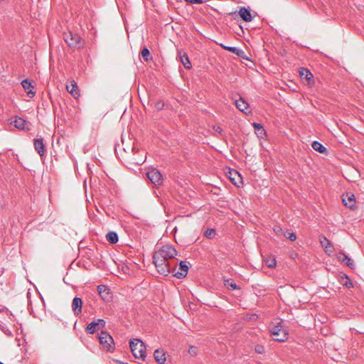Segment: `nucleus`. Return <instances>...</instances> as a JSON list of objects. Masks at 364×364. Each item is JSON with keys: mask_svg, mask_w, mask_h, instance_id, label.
<instances>
[{"mask_svg": "<svg viewBox=\"0 0 364 364\" xmlns=\"http://www.w3.org/2000/svg\"><path fill=\"white\" fill-rule=\"evenodd\" d=\"M177 255L176 249L169 245H164L156 250L153 255V262L157 272L164 276H167L171 272V259Z\"/></svg>", "mask_w": 364, "mask_h": 364, "instance_id": "nucleus-1", "label": "nucleus"}, {"mask_svg": "<svg viewBox=\"0 0 364 364\" xmlns=\"http://www.w3.org/2000/svg\"><path fill=\"white\" fill-rule=\"evenodd\" d=\"M146 154L143 150L133 146L132 151L127 156V161L129 164L139 166L146 161Z\"/></svg>", "mask_w": 364, "mask_h": 364, "instance_id": "nucleus-2", "label": "nucleus"}, {"mask_svg": "<svg viewBox=\"0 0 364 364\" xmlns=\"http://www.w3.org/2000/svg\"><path fill=\"white\" fill-rule=\"evenodd\" d=\"M129 346L133 355L136 358H141L143 360L146 358V346L140 339H132L129 342Z\"/></svg>", "mask_w": 364, "mask_h": 364, "instance_id": "nucleus-3", "label": "nucleus"}, {"mask_svg": "<svg viewBox=\"0 0 364 364\" xmlns=\"http://www.w3.org/2000/svg\"><path fill=\"white\" fill-rule=\"evenodd\" d=\"M270 333L274 341L284 342L288 338V333L284 328L282 322L279 321L274 324L270 329Z\"/></svg>", "mask_w": 364, "mask_h": 364, "instance_id": "nucleus-4", "label": "nucleus"}, {"mask_svg": "<svg viewBox=\"0 0 364 364\" xmlns=\"http://www.w3.org/2000/svg\"><path fill=\"white\" fill-rule=\"evenodd\" d=\"M63 38L70 48H80L84 45L81 37L77 33L71 31L64 33Z\"/></svg>", "mask_w": 364, "mask_h": 364, "instance_id": "nucleus-5", "label": "nucleus"}, {"mask_svg": "<svg viewBox=\"0 0 364 364\" xmlns=\"http://www.w3.org/2000/svg\"><path fill=\"white\" fill-rule=\"evenodd\" d=\"M99 341L104 350L109 352L114 350V339L107 332L101 331L99 336Z\"/></svg>", "mask_w": 364, "mask_h": 364, "instance_id": "nucleus-6", "label": "nucleus"}, {"mask_svg": "<svg viewBox=\"0 0 364 364\" xmlns=\"http://www.w3.org/2000/svg\"><path fill=\"white\" fill-rule=\"evenodd\" d=\"M147 178L155 186L161 185L163 183V177L161 173L156 168H151L146 173Z\"/></svg>", "mask_w": 364, "mask_h": 364, "instance_id": "nucleus-7", "label": "nucleus"}, {"mask_svg": "<svg viewBox=\"0 0 364 364\" xmlns=\"http://www.w3.org/2000/svg\"><path fill=\"white\" fill-rule=\"evenodd\" d=\"M178 269L179 270L176 271V265H174L173 267H171V272L173 273L174 277L178 279L186 277L188 271V266L186 262L181 261Z\"/></svg>", "mask_w": 364, "mask_h": 364, "instance_id": "nucleus-8", "label": "nucleus"}, {"mask_svg": "<svg viewBox=\"0 0 364 364\" xmlns=\"http://www.w3.org/2000/svg\"><path fill=\"white\" fill-rule=\"evenodd\" d=\"M72 311H73V314L75 316H78L82 313V300L81 298L75 296L73 299L72 304Z\"/></svg>", "mask_w": 364, "mask_h": 364, "instance_id": "nucleus-9", "label": "nucleus"}, {"mask_svg": "<svg viewBox=\"0 0 364 364\" xmlns=\"http://www.w3.org/2000/svg\"><path fill=\"white\" fill-rule=\"evenodd\" d=\"M68 92L75 98H77L80 94L76 82L73 80L68 82L66 85Z\"/></svg>", "mask_w": 364, "mask_h": 364, "instance_id": "nucleus-10", "label": "nucleus"}, {"mask_svg": "<svg viewBox=\"0 0 364 364\" xmlns=\"http://www.w3.org/2000/svg\"><path fill=\"white\" fill-rule=\"evenodd\" d=\"M34 148L35 150L37 151V153L41 156H43L46 153V146L43 142V138H37L34 139L33 141Z\"/></svg>", "mask_w": 364, "mask_h": 364, "instance_id": "nucleus-11", "label": "nucleus"}, {"mask_svg": "<svg viewBox=\"0 0 364 364\" xmlns=\"http://www.w3.org/2000/svg\"><path fill=\"white\" fill-rule=\"evenodd\" d=\"M28 122L18 117H15L14 119L11 122V124H13L15 127L21 130L28 129Z\"/></svg>", "mask_w": 364, "mask_h": 364, "instance_id": "nucleus-12", "label": "nucleus"}, {"mask_svg": "<svg viewBox=\"0 0 364 364\" xmlns=\"http://www.w3.org/2000/svg\"><path fill=\"white\" fill-rule=\"evenodd\" d=\"M235 105L240 111L245 114L251 112L249 104L242 97H240L239 100H235Z\"/></svg>", "mask_w": 364, "mask_h": 364, "instance_id": "nucleus-13", "label": "nucleus"}, {"mask_svg": "<svg viewBox=\"0 0 364 364\" xmlns=\"http://www.w3.org/2000/svg\"><path fill=\"white\" fill-rule=\"evenodd\" d=\"M229 178L232 183L237 186V187H240V184L242 183V177L240 174L235 170L232 169L229 171Z\"/></svg>", "mask_w": 364, "mask_h": 364, "instance_id": "nucleus-14", "label": "nucleus"}, {"mask_svg": "<svg viewBox=\"0 0 364 364\" xmlns=\"http://www.w3.org/2000/svg\"><path fill=\"white\" fill-rule=\"evenodd\" d=\"M342 201L345 206L352 209L355 203V196L352 193H347L346 195H343Z\"/></svg>", "mask_w": 364, "mask_h": 364, "instance_id": "nucleus-15", "label": "nucleus"}, {"mask_svg": "<svg viewBox=\"0 0 364 364\" xmlns=\"http://www.w3.org/2000/svg\"><path fill=\"white\" fill-rule=\"evenodd\" d=\"M321 246L324 248L326 252L331 255L333 252V246L331 242L324 236L320 237Z\"/></svg>", "mask_w": 364, "mask_h": 364, "instance_id": "nucleus-16", "label": "nucleus"}, {"mask_svg": "<svg viewBox=\"0 0 364 364\" xmlns=\"http://www.w3.org/2000/svg\"><path fill=\"white\" fill-rule=\"evenodd\" d=\"M238 14L246 22H250L252 20L250 11L245 7H241Z\"/></svg>", "mask_w": 364, "mask_h": 364, "instance_id": "nucleus-17", "label": "nucleus"}, {"mask_svg": "<svg viewBox=\"0 0 364 364\" xmlns=\"http://www.w3.org/2000/svg\"><path fill=\"white\" fill-rule=\"evenodd\" d=\"M338 258L340 261H341L343 263H344L346 265H347L350 269L355 268L354 262L346 254L340 253Z\"/></svg>", "mask_w": 364, "mask_h": 364, "instance_id": "nucleus-18", "label": "nucleus"}, {"mask_svg": "<svg viewBox=\"0 0 364 364\" xmlns=\"http://www.w3.org/2000/svg\"><path fill=\"white\" fill-rule=\"evenodd\" d=\"M21 85L29 97H32L35 95V92L32 90V88H33V87L31 85V82L28 79L23 80L21 82Z\"/></svg>", "mask_w": 364, "mask_h": 364, "instance_id": "nucleus-19", "label": "nucleus"}, {"mask_svg": "<svg viewBox=\"0 0 364 364\" xmlns=\"http://www.w3.org/2000/svg\"><path fill=\"white\" fill-rule=\"evenodd\" d=\"M154 359L157 363H159V364L165 363V362L166 360V355H165V353L164 352V350H160L157 349L154 351Z\"/></svg>", "mask_w": 364, "mask_h": 364, "instance_id": "nucleus-20", "label": "nucleus"}, {"mask_svg": "<svg viewBox=\"0 0 364 364\" xmlns=\"http://www.w3.org/2000/svg\"><path fill=\"white\" fill-rule=\"evenodd\" d=\"M179 56H180V59H181V63L183 64V65L186 68V69H191V63L189 60V58L188 56V55L186 53H181V51L179 52Z\"/></svg>", "mask_w": 364, "mask_h": 364, "instance_id": "nucleus-21", "label": "nucleus"}, {"mask_svg": "<svg viewBox=\"0 0 364 364\" xmlns=\"http://www.w3.org/2000/svg\"><path fill=\"white\" fill-rule=\"evenodd\" d=\"M97 291L103 299H107L109 294V289L105 285H99L97 287Z\"/></svg>", "mask_w": 364, "mask_h": 364, "instance_id": "nucleus-22", "label": "nucleus"}, {"mask_svg": "<svg viewBox=\"0 0 364 364\" xmlns=\"http://www.w3.org/2000/svg\"><path fill=\"white\" fill-rule=\"evenodd\" d=\"M99 330H100V328L97 325V323L95 321H93L91 323H90L85 328L86 332L90 334H93Z\"/></svg>", "mask_w": 364, "mask_h": 364, "instance_id": "nucleus-23", "label": "nucleus"}, {"mask_svg": "<svg viewBox=\"0 0 364 364\" xmlns=\"http://www.w3.org/2000/svg\"><path fill=\"white\" fill-rule=\"evenodd\" d=\"M311 146H312V148L315 151H318V152H319L321 154H324V153L327 152L326 148L324 147L322 144H321L320 142H318L317 141H314L312 143Z\"/></svg>", "mask_w": 364, "mask_h": 364, "instance_id": "nucleus-24", "label": "nucleus"}, {"mask_svg": "<svg viewBox=\"0 0 364 364\" xmlns=\"http://www.w3.org/2000/svg\"><path fill=\"white\" fill-rule=\"evenodd\" d=\"M106 239L110 244H116L118 242V235L115 232H109L106 235Z\"/></svg>", "mask_w": 364, "mask_h": 364, "instance_id": "nucleus-25", "label": "nucleus"}, {"mask_svg": "<svg viewBox=\"0 0 364 364\" xmlns=\"http://www.w3.org/2000/svg\"><path fill=\"white\" fill-rule=\"evenodd\" d=\"M340 282L343 286L346 287L348 289L353 287L352 282L350 281V278L346 274H343V276L341 277Z\"/></svg>", "mask_w": 364, "mask_h": 364, "instance_id": "nucleus-26", "label": "nucleus"}, {"mask_svg": "<svg viewBox=\"0 0 364 364\" xmlns=\"http://www.w3.org/2000/svg\"><path fill=\"white\" fill-rule=\"evenodd\" d=\"M224 284L228 289H230L232 290L240 289V287L236 284V283L232 279H225L224 281Z\"/></svg>", "mask_w": 364, "mask_h": 364, "instance_id": "nucleus-27", "label": "nucleus"}, {"mask_svg": "<svg viewBox=\"0 0 364 364\" xmlns=\"http://www.w3.org/2000/svg\"><path fill=\"white\" fill-rule=\"evenodd\" d=\"M265 264L269 268H274L277 265V261L274 257L269 256L266 258Z\"/></svg>", "mask_w": 364, "mask_h": 364, "instance_id": "nucleus-28", "label": "nucleus"}, {"mask_svg": "<svg viewBox=\"0 0 364 364\" xmlns=\"http://www.w3.org/2000/svg\"><path fill=\"white\" fill-rule=\"evenodd\" d=\"M221 47H223L225 50L232 52V53H235L239 56L240 55V53H242V51L240 49L236 47L226 46L223 44H221Z\"/></svg>", "mask_w": 364, "mask_h": 364, "instance_id": "nucleus-29", "label": "nucleus"}, {"mask_svg": "<svg viewBox=\"0 0 364 364\" xmlns=\"http://www.w3.org/2000/svg\"><path fill=\"white\" fill-rule=\"evenodd\" d=\"M141 55L144 61H148L150 57V51L147 48H144L141 52Z\"/></svg>", "mask_w": 364, "mask_h": 364, "instance_id": "nucleus-30", "label": "nucleus"}, {"mask_svg": "<svg viewBox=\"0 0 364 364\" xmlns=\"http://www.w3.org/2000/svg\"><path fill=\"white\" fill-rule=\"evenodd\" d=\"M300 75L301 77H304L306 80H311L313 77V75L308 70L304 69L302 71H300Z\"/></svg>", "mask_w": 364, "mask_h": 364, "instance_id": "nucleus-31", "label": "nucleus"}, {"mask_svg": "<svg viewBox=\"0 0 364 364\" xmlns=\"http://www.w3.org/2000/svg\"><path fill=\"white\" fill-rule=\"evenodd\" d=\"M204 235L205 237H207L208 239H211V238L214 237L215 230L212 229V228L206 230L205 232H204Z\"/></svg>", "mask_w": 364, "mask_h": 364, "instance_id": "nucleus-32", "label": "nucleus"}, {"mask_svg": "<svg viewBox=\"0 0 364 364\" xmlns=\"http://www.w3.org/2000/svg\"><path fill=\"white\" fill-rule=\"evenodd\" d=\"M253 127H254L255 131L259 134H262L264 132L263 127L260 124L254 123Z\"/></svg>", "mask_w": 364, "mask_h": 364, "instance_id": "nucleus-33", "label": "nucleus"}, {"mask_svg": "<svg viewBox=\"0 0 364 364\" xmlns=\"http://www.w3.org/2000/svg\"><path fill=\"white\" fill-rule=\"evenodd\" d=\"M255 350L258 354H262L264 353V347L262 345H257L255 347Z\"/></svg>", "mask_w": 364, "mask_h": 364, "instance_id": "nucleus-34", "label": "nucleus"}, {"mask_svg": "<svg viewBox=\"0 0 364 364\" xmlns=\"http://www.w3.org/2000/svg\"><path fill=\"white\" fill-rule=\"evenodd\" d=\"M285 237L289 239L291 241H295L296 240V235L294 232H287L285 235Z\"/></svg>", "mask_w": 364, "mask_h": 364, "instance_id": "nucleus-35", "label": "nucleus"}, {"mask_svg": "<svg viewBox=\"0 0 364 364\" xmlns=\"http://www.w3.org/2000/svg\"><path fill=\"white\" fill-rule=\"evenodd\" d=\"M95 321L97 323V325L100 328V329H101L105 326L106 322L104 319L99 318V319L96 320Z\"/></svg>", "mask_w": 364, "mask_h": 364, "instance_id": "nucleus-36", "label": "nucleus"}, {"mask_svg": "<svg viewBox=\"0 0 364 364\" xmlns=\"http://www.w3.org/2000/svg\"><path fill=\"white\" fill-rule=\"evenodd\" d=\"M164 104L162 101H157L156 102H155L154 107L156 109L161 110L164 108Z\"/></svg>", "mask_w": 364, "mask_h": 364, "instance_id": "nucleus-37", "label": "nucleus"}, {"mask_svg": "<svg viewBox=\"0 0 364 364\" xmlns=\"http://www.w3.org/2000/svg\"><path fill=\"white\" fill-rule=\"evenodd\" d=\"M188 353L191 355H196L197 353V348L191 346L188 349Z\"/></svg>", "mask_w": 364, "mask_h": 364, "instance_id": "nucleus-38", "label": "nucleus"}, {"mask_svg": "<svg viewBox=\"0 0 364 364\" xmlns=\"http://www.w3.org/2000/svg\"><path fill=\"white\" fill-rule=\"evenodd\" d=\"M186 1L191 4H200L203 2V0H186Z\"/></svg>", "mask_w": 364, "mask_h": 364, "instance_id": "nucleus-39", "label": "nucleus"}, {"mask_svg": "<svg viewBox=\"0 0 364 364\" xmlns=\"http://www.w3.org/2000/svg\"><path fill=\"white\" fill-rule=\"evenodd\" d=\"M213 129H214V130L215 132H218L220 134L222 133V132H223V129L220 127H219V126H215V127H213Z\"/></svg>", "mask_w": 364, "mask_h": 364, "instance_id": "nucleus-40", "label": "nucleus"}, {"mask_svg": "<svg viewBox=\"0 0 364 364\" xmlns=\"http://www.w3.org/2000/svg\"><path fill=\"white\" fill-rule=\"evenodd\" d=\"M274 231L277 233V234H279L281 231H282V229L280 228V227L279 226H277L274 228Z\"/></svg>", "mask_w": 364, "mask_h": 364, "instance_id": "nucleus-41", "label": "nucleus"}, {"mask_svg": "<svg viewBox=\"0 0 364 364\" xmlns=\"http://www.w3.org/2000/svg\"><path fill=\"white\" fill-rule=\"evenodd\" d=\"M120 364H125V363H120ZM126 364H128V363H126Z\"/></svg>", "mask_w": 364, "mask_h": 364, "instance_id": "nucleus-42", "label": "nucleus"}, {"mask_svg": "<svg viewBox=\"0 0 364 364\" xmlns=\"http://www.w3.org/2000/svg\"><path fill=\"white\" fill-rule=\"evenodd\" d=\"M0 364H4L2 362L0 361Z\"/></svg>", "mask_w": 364, "mask_h": 364, "instance_id": "nucleus-43", "label": "nucleus"}]
</instances>
